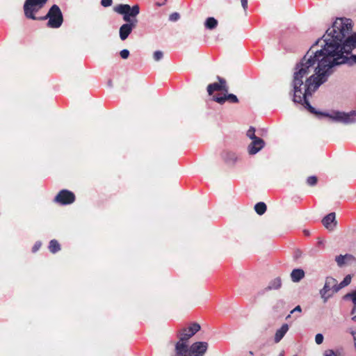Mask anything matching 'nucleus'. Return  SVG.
I'll list each match as a JSON object with an SVG mask.
<instances>
[{"mask_svg":"<svg viewBox=\"0 0 356 356\" xmlns=\"http://www.w3.org/2000/svg\"><path fill=\"white\" fill-rule=\"evenodd\" d=\"M353 22L338 17L296 65L293 73V102L316 113L307 97L326 82L332 67L345 63L353 49L356 48V34L350 35Z\"/></svg>","mask_w":356,"mask_h":356,"instance_id":"f257e3e1","label":"nucleus"},{"mask_svg":"<svg viewBox=\"0 0 356 356\" xmlns=\"http://www.w3.org/2000/svg\"><path fill=\"white\" fill-rule=\"evenodd\" d=\"M200 330L197 323H192L189 327L182 329L179 332V341L175 346L176 356H188L187 341Z\"/></svg>","mask_w":356,"mask_h":356,"instance_id":"f03ea898","label":"nucleus"},{"mask_svg":"<svg viewBox=\"0 0 356 356\" xmlns=\"http://www.w3.org/2000/svg\"><path fill=\"white\" fill-rule=\"evenodd\" d=\"M49 19L47 25L51 28H58L63 23V15L57 5H53L46 16L40 17V19Z\"/></svg>","mask_w":356,"mask_h":356,"instance_id":"7ed1b4c3","label":"nucleus"},{"mask_svg":"<svg viewBox=\"0 0 356 356\" xmlns=\"http://www.w3.org/2000/svg\"><path fill=\"white\" fill-rule=\"evenodd\" d=\"M323 115L329 117L334 121L346 124L356 122V111H352L348 113L333 111L331 113H325Z\"/></svg>","mask_w":356,"mask_h":356,"instance_id":"20e7f679","label":"nucleus"},{"mask_svg":"<svg viewBox=\"0 0 356 356\" xmlns=\"http://www.w3.org/2000/svg\"><path fill=\"white\" fill-rule=\"evenodd\" d=\"M114 10L120 14L123 15V19L127 22H131V17H136L139 13V6L135 5L132 7L127 4H120L114 8Z\"/></svg>","mask_w":356,"mask_h":356,"instance_id":"39448f33","label":"nucleus"},{"mask_svg":"<svg viewBox=\"0 0 356 356\" xmlns=\"http://www.w3.org/2000/svg\"><path fill=\"white\" fill-rule=\"evenodd\" d=\"M46 1H25L24 10L25 16L32 19H40L35 14L44 6Z\"/></svg>","mask_w":356,"mask_h":356,"instance_id":"423d86ee","label":"nucleus"},{"mask_svg":"<svg viewBox=\"0 0 356 356\" xmlns=\"http://www.w3.org/2000/svg\"><path fill=\"white\" fill-rule=\"evenodd\" d=\"M337 286V281L335 279L331 277H326L324 286L320 290V295L323 302L325 303L332 296V293L336 292L334 289Z\"/></svg>","mask_w":356,"mask_h":356,"instance_id":"0eeeda50","label":"nucleus"},{"mask_svg":"<svg viewBox=\"0 0 356 356\" xmlns=\"http://www.w3.org/2000/svg\"><path fill=\"white\" fill-rule=\"evenodd\" d=\"M208 348V343L198 341L193 343L188 348V356H203Z\"/></svg>","mask_w":356,"mask_h":356,"instance_id":"6e6552de","label":"nucleus"},{"mask_svg":"<svg viewBox=\"0 0 356 356\" xmlns=\"http://www.w3.org/2000/svg\"><path fill=\"white\" fill-rule=\"evenodd\" d=\"M74 200V193L67 190L60 191L55 197V202L63 205L72 204Z\"/></svg>","mask_w":356,"mask_h":356,"instance_id":"1a4fd4ad","label":"nucleus"},{"mask_svg":"<svg viewBox=\"0 0 356 356\" xmlns=\"http://www.w3.org/2000/svg\"><path fill=\"white\" fill-rule=\"evenodd\" d=\"M219 81L218 83H213L209 84L207 87V92L209 95H212L214 91H222L224 92H228V87L227 86L226 81L224 79L218 77Z\"/></svg>","mask_w":356,"mask_h":356,"instance_id":"9d476101","label":"nucleus"},{"mask_svg":"<svg viewBox=\"0 0 356 356\" xmlns=\"http://www.w3.org/2000/svg\"><path fill=\"white\" fill-rule=\"evenodd\" d=\"M264 145L265 143L261 138L252 140V142L248 147V153L251 155L256 154L264 147Z\"/></svg>","mask_w":356,"mask_h":356,"instance_id":"9b49d317","label":"nucleus"},{"mask_svg":"<svg viewBox=\"0 0 356 356\" xmlns=\"http://www.w3.org/2000/svg\"><path fill=\"white\" fill-rule=\"evenodd\" d=\"M134 27L135 23L129 22L122 25L119 31L120 39L122 40H125L128 38L129 34L131 33Z\"/></svg>","mask_w":356,"mask_h":356,"instance_id":"f8f14e48","label":"nucleus"},{"mask_svg":"<svg viewBox=\"0 0 356 356\" xmlns=\"http://www.w3.org/2000/svg\"><path fill=\"white\" fill-rule=\"evenodd\" d=\"M322 223L326 229L329 230H332L337 225L335 213H330L328 215H327L322 220Z\"/></svg>","mask_w":356,"mask_h":356,"instance_id":"ddd939ff","label":"nucleus"},{"mask_svg":"<svg viewBox=\"0 0 356 356\" xmlns=\"http://www.w3.org/2000/svg\"><path fill=\"white\" fill-rule=\"evenodd\" d=\"M213 99L220 104H224L226 101L230 102L232 103L238 102V98L235 95L227 94L226 92H225L223 96H214Z\"/></svg>","mask_w":356,"mask_h":356,"instance_id":"4468645a","label":"nucleus"},{"mask_svg":"<svg viewBox=\"0 0 356 356\" xmlns=\"http://www.w3.org/2000/svg\"><path fill=\"white\" fill-rule=\"evenodd\" d=\"M289 330V325L286 323L283 324L279 329L276 330L274 336V342L275 343H279L284 338Z\"/></svg>","mask_w":356,"mask_h":356,"instance_id":"2eb2a0df","label":"nucleus"},{"mask_svg":"<svg viewBox=\"0 0 356 356\" xmlns=\"http://www.w3.org/2000/svg\"><path fill=\"white\" fill-rule=\"evenodd\" d=\"M305 276V272L302 269H294L291 273V277L293 282H298Z\"/></svg>","mask_w":356,"mask_h":356,"instance_id":"dca6fc26","label":"nucleus"},{"mask_svg":"<svg viewBox=\"0 0 356 356\" xmlns=\"http://www.w3.org/2000/svg\"><path fill=\"white\" fill-rule=\"evenodd\" d=\"M353 259V256L351 254H346L345 255L340 254L335 258V261L337 263L339 266H342L346 264L347 261H350Z\"/></svg>","mask_w":356,"mask_h":356,"instance_id":"f3484780","label":"nucleus"},{"mask_svg":"<svg viewBox=\"0 0 356 356\" xmlns=\"http://www.w3.org/2000/svg\"><path fill=\"white\" fill-rule=\"evenodd\" d=\"M205 27L208 29H213L217 26L218 21L213 17H209L205 22Z\"/></svg>","mask_w":356,"mask_h":356,"instance_id":"a211bd4d","label":"nucleus"},{"mask_svg":"<svg viewBox=\"0 0 356 356\" xmlns=\"http://www.w3.org/2000/svg\"><path fill=\"white\" fill-rule=\"evenodd\" d=\"M351 282V276L350 275H346L343 281L339 284H337V287L334 289V291H338L341 289L348 286Z\"/></svg>","mask_w":356,"mask_h":356,"instance_id":"6ab92c4d","label":"nucleus"},{"mask_svg":"<svg viewBox=\"0 0 356 356\" xmlns=\"http://www.w3.org/2000/svg\"><path fill=\"white\" fill-rule=\"evenodd\" d=\"M49 251L52 253H56L59 251L60 248L58 242L55 239L51 240L49 242Z\"/></svg>","mask_w":356,"mask_h":356,"instance_id":"aec40b11","label":"nucleus"},{"mask_svg":"<svg viewBox=\"0 0 356 356\" xmlns=\"http://www.w3.org/2000/svg\"><path fill=\"white\" fill-rule=\"evenodd\" d=\"M281 279L280 277H276L269 283L268 289H277L281 286Z\"/></svg>","mask_w":356,"mask_h":356,"instance_id":"412c9836","label":"nucleus"},{"mask_svg":"<svg viewBox=\"0 0 356 356\" xmlns=\"http://www.w3.org/2000/svg\"><path fill=\"white\" fill-rule=\"evenodd\" d=\"M254 209L259 215H262L266 211V205L264 202H259L255 204Z\"/></svg>","mask_w":356,"mask_h":356,"instance_id":"4be33fe9","label":"nucleus"},{"mask_svg":"<svg viewBox=\"0 0 356 356\" xmlns=\"http://www.w3.org/2000/svg\"><path fill=\"white\" fill-rule=\"evenodd\" d=\"M348 298H350L354 305H356V290L348 293L343 296L344 300H347Z\"/></svg>","mask_w":356,"mask_h":356,"instance_id":"5701e85b","label":"nucleus"},{"mask_svg":"<svg viewBox=\"0 0 356 356\" xmlns=\"http://www.w3.org/2000/svg\"><path fill=\"white\" fill-rule=\"evenodd\" d=\"M247 136L251 139L254 140L257 138L258 137L255 136V129L253 127H250L247 131Z\"/></svg>","mask_w":356,"mask_h":356,"instance_id":"b1692460","label":"nucleus"},{"mask_svg":"<svg viewBox=\"0 0 356 356\" xmlns=\"http://www.w3.org/2000/svg\"><path fill=\"white\" fill-rule=\"evenodd\" d=\"M163 54L161 51H156L153 55V58L156 61L160 60L163 58Z\"/></svg>","mask_w":356,"mask_h":356,"instance_id":"393cba45","label":"nucleus"},{"mask_svg":"<svg viewBox=\"0 0 356 356\" xmlns=\"http://www.w3.org/2000/svg\"><path fill=\"white\" fill-rule=\"evenodd\" d=\"M317 182V178L315 176L309 177L307 179V183L309 186H314Z\"/></svg>","mask_w":356,"mask_h":356,"instance_id":"a878e982","label":"nucleus"},{"mask_svg":"<svg viewBox=\"0 0 356 356\" xmlns=\"http://www.w3.org/2000/svg\"><path fill=\"white\" fill-rule=\"evenodd\" d=\"M323 339H324V337L322 334L318 333V334H316L315 342L316 343V344H318V345L321 344L323 342Z\"/></svg>","mask_w":356,"mask_h":356,"instance_id":"bb28decb","label":"nucleus"},{"mask_svg":"<svg viewBox=\"0 0 356 356\" xmlns=\"http://www.w3.org/2000/svg\"><path fill=\"white\" fill-rule=\"evenodd\" d=\"M179 19V14L178 13H173L169 16V20L171 22H176Z\"/></svg>","mask_w":356,"mask_h":356,"instance_id":"cd10ccee","label":"nucleus"},{"mask_svg":"<svg viewBox=\"0 0 356 356\" xmlns=\"http://www.w3.org/2000/svg\"><path fill=\"white\" fill-rule=\"evenodd\" d=\"M120 54V56L123 59L127 58L129 57V51L127 49L122 50Z\"/></svg>","mask_w":356,"mask_h":356,"instance_id":"c85d7f7f","label":"nucleus"},{"mask_svg":"<svg viewBox=\"0 0 356 356\" xmlns=\"http://www.w3.org/2000/svg\"><path fill=\"white\" fill-rule=\"evenodd\" d=\"M301 312H302L301 307L300 305H298L293 310L291 311L290 314L286 317V318H289L291 316V314H292L295 312L300 313Z\"/></svg>","mask_w":356,"mask_h":356,"instance_id":"c756f323","label":"nucleus"},{"mask_svg":"<svg viewBox=\"0 0 356 356\" xmlns=\"http://www.w3.org/2000/svg\"><path fill=\"white\" fill-rule=\"evenodd\" d=\"M350 334L353 337V339L355 341V347L356 348V328L355 329H350L349 330Z\"/></svg>","mask_w":356,"mask_h":356,"instance_id":"7c9ffc66","label":"nucleus"},{"mask_svg":"<svg viewBox=\"0 0 356 356\" xmlns=\"http://www.w3.org/2000/svg\"><path fill=\"white\" fill-rule=\"evenodd\" d=\"M324 356H337L332 350H327L324 352Z\"/></svg>","mask_w":356,"mask_h":356,"instance_id":"2f4dec72","label":"nucleus"},{"mask_svg":"<svg viewBox=\"0 0 356 356\" xmlns=\"http://www.w3.org/2000/svg\"><path fill=\"white\" fill-rule=\"evenodd\" d=\"M40 246H41V243L36 242L35 244L34 245V246L33 247L32 251L33 252H37L40 249Z\"/></svg>","mask_w":356,"mask_h":356,"instance_id":"473e14b6","label":"nucleus"},{"mask_svg":"<svg viewBox=\"0 0 356 356\" xmlns=\"http://www.w3.org/2000/svg\"><path fill=\"white\" fill-rule=\"evenodd\" d=\"M113 1H101L102 6L109 7L111 6Z\"/></svg>","mask_w":356,"mask_h":356,"instance_id":"72a5a7b5","label":"nucleus"},{"mask_svg":"<svg viewBox=\"0 0 356 356\" xmlns=\"http://www.w3.org/2000/svg\"><path fill=\"white\" fill-rule=\"evenodd\" d=\"M241 6L243 9L245 11L248 8V1H241Z\"/></svg>","mask_w":356,"mask_h":356,"instance_id":"f704fd0d","label":"nucleus"},{"mask_svg":"<svg viewBox=\"0 0 356 356\" xmlns=\"http://www.w3.org/2000/svg\"><path fill=\"white\" fill-rule=\"evenodd\" d=\"M351 314L355 316L356 315V305H354L352 311H351Z\"/></svg>","mask_w":356,"mask_h":356,"instance_id":"c9c22d12","label":"nucleus"},{"mask_svg":"<svg viewBox=\"0 0 356 356\" xmlns=\"http://www.w3.org/2000/svg\"><path fill=\"white\" fill-rule=\"evenodd\" d=\"M352 320H353V321L356 322V315H355V316H353L352 317Z\"/></svg>","mask_w":356,"mask_h":356,"instance_id":"e433bc0d","label":"nucleus"},{"mask_svg":"<svg viewBox=\"0 0 356 356\" xmlns=\"http://www.w3.org/2000/svg\"><path fill=\"white\" fill-rule=\"evenodd\" d=\"M278 356H284V351H282Z\"/></svg>","mask_w":356,"mask_h":356,"instance_id":"4c0bfd02","label":"nucleus"},{"mask_svg":"<svg viewBox=\"0 0 356 356\" xmlns=\"http://www.w3.org/2000/svg\"><path fill=\"white\" fill-rule=\"evenodd\" d=\"M305 234L308 235L309 234V232L308 231H305Z\"/></svg>","mask_w":356,"mask_h":356,"instance_id":"58836bf2","label":"nucleus"},{"mask_svg":"<svg viewBox=\"0 0 356 356\" xmlns=\"http://www.w3.org/2000/svg\"><path fill=\"white\" fill-rule=\"evenodd\" d=\"M163 3H158V6H163Z\"/></svg>","mask_w":356,"mask_h":356,"instance_id":"ea45409f","label":"nucleus"},{"mask_svg":"<svg viewBox=\"0 0 356 356\" xmlns=\"http://www.w3.org/2000/svg\"><path fill=\"white\" fill-rule=\"evenodd\" d=\"M353 58L355 60L356 62V56H353Z\"/></svg>","mask_w":356,"mask_h":356,"instance_id":"a19ab883","label":"nucleus"},{"mask_svg":"<svg viewBox=\"0 0 356 356\" xmlns=\"http://www.w3.org/2000/svg\"><path fill=\"white\" fill-rule=\"evenodd\" d=\"M293 356H297V355H293Z\"/></svg>","mask_w":356,"mask_h":356,"instance_id":"79ce46f5","label":"nucleus"}]
</instances>
